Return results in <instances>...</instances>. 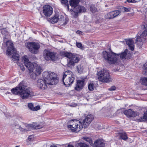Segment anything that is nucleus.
Listing matches in <instances>:
<instances>
[{
	"label": "nucleus",
	"instance_id": "nucleus-1",
	"mask_svg": "<svg viewBox=\"0 0 147 147\" xmlns=\"http://www.w3.org/2000/svg\"><path fill=\"white\" fill-rule=\"evenodd\" d=\"M11 91L13 94H19L23 99H26L29 96H32L33 94L27 87L20 84L15 89H12Z\"/></svg>",
	"mask_w": 147,
	"mask_h": 147
},
{
	"label": "nucleus",
	"instance_id": "nucleus-2",
	"mask_svg": "<svg viewBox=\"0 0 147 147\" xmlns=\"http://www.w3.org/2000/svg\"><path fill=\"white\" fill-rule=\"evenodd\" d=\"M119 54L115 53L112 51L107 52L104 51L102 57L109 63L110 64H119L121 61L119 58Z\"/></svg>",
	"mask_w": 147,
	"mask_h": 147
},
{
	"label": "nucleus",
	"instance_id": "nucleus-3",
	"mask_svg": "<svg viewBox=\"0 0 147 147\" xmlns=\"http://www.w3.org/2000/svg\"><path fill=\"white\" fill-rule=\"evenodd\" d=\"M62 54L64 56L67 58V66L70 68H71L78 63L80 59V55L77 54L70 52H63Z\"/></svg>",
	"mask_w": 147,
	"mask_h": 147
},
{
	"label": "nucleus",
	"instance_id": "nucleus-4",
	"mask_svg": "<svg viewBox=\"0 0 147 147\" xmlns=\"http://www.w3.org/2000/svg\"><path fill=\"white\" fill-rule=\"evenodd\" d=\"M42 78L49 85L56 84L58 82L57 75L55 73L49 71L43 72L42 75Z\"/></svg>",
	"mask_w": 147,
	"mask_h": 147
},
{
	"label": "nucleus",
	"instance_id": "nucleus-5",
	"mask_svg": "<svg viewBox=\"0 0 147 147\" xmlns=\"http://www.w3.org/2000/svg\"><path fill=\"white\" fill-rule=\"evenodd\" d=\"M74 79V75L71 71L68 70L63 73L62 80L64 84L66 86L72 84Z\"/></svg>",
	"mask_w": 147,
	"mask_h": 147
},
{
	"label": "nucleus",
	"instance_id": "nucleus-6",
	"mask_svg": "<svg viewBox=\"0 0 147 147\" xmlns=\"http://www.w3.org/2000/svg\"><path fill=\"white\" fill-rule=\"evenodd\" d=\"M7 50L6 51V54L8 55L12 54V58L16 60H18L20 59L19 56L15 49L14 48L13 44L10 40L6 42Z\"/></svg>",
	"mask_w": 147,
	"mask_h": 147
},
{
	"label": "nucleus",
	"instance_id": "nucleus-7",
	"mask_svg": "<svg viewBox=\"0 0 147 147\" xmlns=\"http://www.w3.org/2000/svg\"><path fill=\"white\" fill-rule=\"evenodd\" d=\"M69 123L67 125V127L68 129L73 132L79 131L83 128L80 121L76 119L70 121Z\"/></svg>",
	"mask_w": 147,
	"mask_h": 147
},
{
	"label": "nucleus",
	"instance_id": "nucleus-8",
	"mask_svg": "<svg viewBox=\"0 0 147 147\" xmlns=\"http://www.w3.org/2000/svg\"><path fill=\"white\" fill-rule=\"evenodd\" d=\"M97 75L99 80L102 82L107 83L111 81V78L107 70L102 69L98 73Z\"/></svg>",
	"mask_w": 147,
	"mask_h": 147
},
{
	"label": "nucleus",
	"instance_id": "nucleus-9",
	"mask_svg": "<svg viewBox=\"0 0 147 147\" xmlns=\"http://www.w3.org/2000/svg\"><path fill=\"white\" fill-rule=\"evenodd\" d=\"M58 21H59L61 25H65L68 22L69 19L67 18H66L65 19L64 16L62 15H61L59 16V13H57L50 19V21L52 23L54 24Z\"/></svg>",
	"mask_w": 147,
	"mask_h": 147
},
{
	"label": "nucleus",
	"instance_id": "nucleus-10",
	"mask_svg": "<svg viewBox=\"0 0 147 147\" xmlns=\"http://www.w3.org/2000/svg\"><path fill=\"white\" fill-rule=\"evenodd\" d=\"M145 30L140 36H138L136 38V44L138 47L139 48H141L143 45V41L146 39V36H147V24L144 25Z\"/></svg>",
	"mask_w": 147,
	"mask_h": 147
},
{
	"label": "nucleus",
	"instance_id": "nucleus-11",
	"mask_svg": "<svg viewBox=\"0 0 147 147\" xmlns=\"http://www.w3.org/2000/svg\"><path fill=\"white\" fill-rule=\"evenodd\" d=\"M44 57L46 60L56 61L58 59L57 53L45 50L44 51Z\"/></svg>",
	"mask_w": 147,
	"mask_h": 147
},
{
	"label": "nucleus",
	"instance_id": "nucleus-12",
	"mask_svg": "<svg viewBox=\"0 0 147 147\" xmlns=\"http://www.w3.org/2000/svg\"><path fill=\"white\" fill-rule=\"evenodd\" d=\"M26 45L31 53L35 54L38 52L40 47L39 44L34 42H28L26 44Z\"/></svg>",
	"mask_w": 147,
	"mask_h": 147
},
{
	"label": "nucleus",
	"instance_id": "nucleus-13",
	"mask_svg": "<svg viewBox=\"0 0 147 147\" xmlns=\"http://www.w3.org/2000/svg\"><path fill=\"white\" fill-rule=\"evenodd\" d=\"M22 61L23 63H24L25 65L28 68L29 73L31 74L34 66V64L36 63L30 62L26 55H25L22 57Z\"/></svg>",
	"mask_w": 147,
	"mask_h": 147
},
{
	"label": "nucleus",
	"instance_id": "nucleus-14",
	"mask_svg": "<svg viewBox=\"0 0 147 147\" xmlns=\"http://www.w3.org/2000/svg\"><path fill=\"white\" fill-rule=\"evenodd\" d=\"M78 3L77 5L73 6H71H71L74 7L73 10L74 13H73V15L75 18H77L78 13L85 12L86 10L85 8L83 6L80 5L77 6Z\"/></svg>",
	"mask_w": 147,
	"mask_h": 147
},
{
	"label": "nucleus",
	"instance_id": "nucleus-15",
	"mask_svg": "<svg viewBox=\"0 0 147 147\" xmlns=\"http://www.w3.org/2000/svg\"><path fill=\"white\" fill-rule=\"evenodd\" d=\"M33 126V127L31 124H26L25 125L26 127L24 128L20 127L19 129L21 131H29L31 130L33 128L35 129H38L41 128L43 127L42 125L37 124L34 125Z\"/></svg>",
	"mask_w": 147,
	"mask_h": 147
},
{
	"label": "nucleus",
	"instance_id": "nucleus-16",
	"mask_svg": "<svg viewBox=\"0 0 147 147\" xmlns=\"http://www.w3.org/2000/svg\"><path fill=\"white\" fill-rule=\"evenodd\" d=\"M53 10L52 7L49 5H45L43 7V13L47 17H49L52 14Z\"/></svg>",
	"mask_w": 147,
	"mask_h": 147
},
{
	"label": "nucleus",
	"instance_id": "nucleus-17",
	"mask_svg": "<svg viewBox=\"0 0 147 147\" xmlns=\"http://www.w3.org/2000/svg\"><path fill=\"white\" fill-rule=\"evenodd\" d=\"M45 80L39 79L37 82V86L42 90H45L47 88V83Z\"/></svg>",
	"mask_w": 147,
	"mask_h": 147
},
{
	"label": "nucleus",
	"instance_id": "nucleus-18",
	"mask_svg": "<svg viewBox=\"0 0 147 147\" xmlns=\"http://www.w3.org/2000/svg\"><path fill=\"white\" fill-rule=\"evenodd\" d=\"M120 13L119 10L114 11L106 14L105 18L107 19H113L118 16Z\"/></svg>",
	"mask_w": 147,
	"mask_h": 147
},
{
	"label": "nucleus",
	"instance_id": "nucleus-19",
	"mask_svg": "<svg viewBox=\"0 0 147 147\" xmlns=\"http://www.w3.org/2000/svg\"><path fill=\"white\" fill-rule=\"evenodd\" d=\"M94 117L92 115H89L86 117L85 119L83 121V124L84 128H86L92 121Z\"/></svg>",
	"mask_w": 147,
	"mask_h": 147
},
{
	"label": "nucleus",
	"instance_id": "nucleus-20",
	"mask_svg": "<svg viewBox=\"0 0 147 147\" xmlns=\"http://www.w3.org/2000/svg\"><path fill=\"white\" fill-rule=\"evenodd\" d=\"M124 114L128 117H135L139 115V113L137 111H132L131 109L125 111Z\"/></svg>",
	"mask_w": 147,
	"mask_h": 147
},
{
	"label": "nucleus",
	"instance_id": "nucleus-21",
	"mask_svg": "<svg viewBox=\"0 0 147 147\" xmlns=\"http://www.w3.org/2000/svg\"><path fill=\"white\" fill-rule=\"evenodd\" d=\"M34 69L32 71V72L34 74H36L38 76L41 74L42 72L43 71V69L41 67L36 63L34 64Z\"/></svg>",
	"mask_w": 147,
	"mask_h": 147
},
{
	"label": "nucleus",
	"instance_id": "nucleus-22",
	"mask_svg": "<svg viewBox=\"0 0 147 147\" xmlns=\"http://www.w3.org/2000/svg\"><path fill=\"white\" fill-rule=\"evenodd\" d=\"M120 54L119 58L120 60L124 59H128L130 58L131 56V54L130 53L127 49H126L121 54Z\"/></svg>",
	"mask_w": 147,
	"mask_h": 147
},
{
	"label": "nucleus",
	"instance_id": "nucleus-23",
	"mask_svg": "<svg viewBox=\"0 0 147 147\" xmlns=\"http://www.w3.org/2000/svg\"><path fill=\"white\" fill-rule=\"evenodd\" d=\"M93 146L94 147H104L105 144L102 140L98 139L94 142Z\"/></svg>",
	"mask_w": 147,
	"mask_h": 147
},
{
	"label": "nucleus",
	"instance_id": "nucleus-24",
	"mask_svg": "<svg viewBox=\"0 0 147 147\" xmlns=\"http://www.w3.org/2000/svg\"><path fill=\"white\" fill-rule=\"evenodd\" d=\"M126 44L128 45L130 49L132 51L134 50V41L132 39H130L126 40Z\"/></svg>",
	"mask_w": 147,
	"mask_h": 147
},
{
	"label": "nucleus",
	"instance_id": "nucleus-25",
	"mask_svg": "<svg viewBox=\"0 0 147 147\" xmlns=\"http://www.w3.org/2000/svg\"><path fill=\"white\" fill-rule=\"evenodd\" d=\"M84 86V81L83 80H78L77 82L76 86L75 89L77 91H79L82 89Z\"/></svg>",
	"mask_w": 147,
	"mask_h": 147
},
{
	"label": "nucleus",
	"instance_id": "nucleus-26",
	"mask_svg": "<svg viewBox=\"0 0 147 147\" xmlns=\"http://www.w3.org/2000/svg\"><path fill=\"white\" fill-rule=\"evenodd\" d=\"M28 107L29 109L33 111H37L40 109L39 106L38 105L34 107L33 104L31 103H28Z\"/></svg>",
	"mask_w": 147,
	"mask_h": 147
},
{
	"label": "nucleus",
	"instance_id": "nucleus-27",
	"mask_svg": "<svg viewBox=\"0 0 147 147\" xmlns=\"http://www.w3.org/2000/svg\"><path fill=\"white\" fill-rule=\"evenodd\" d=\"M119 135L120 136L119 138L120 139L125 140L128 138V137L125 133H119Z\"/></svg>",
	"mask_w": 147,
	"mask_h": 147
},
{
	"label": "nucleus",
	"instance_id": "nucleus-28",
	"mask_svg": "<svg viewBox=\"0 0 147 147\" xmlns=\"http://www.w3.org/2000/svg\"><path fill=\"white\" fill-rule=\"evenodd\" d=\"M82 139H83L89 144L90 145H92V142L91 138L90 137H87L86 136L83 137L82 138Z\"/></svg>",
	"mask_w": 147,
	"mask_h": 147
},
{
	"label": "nucleus",
	"instance_id": "nucleus-29",
	"mask_svg": "<svg viewBox=\"0 0 147 147\" xmlns=\"http://www.w3.org/2000/svg\"><path fill=\"white\" fill-rule=\"evenodd\" d=\"M140 82L143 85L147 86V78H143L141 79Z\"/></svg>",
	"mask_w": 147,
	"mask_h": 147
},
{
	"label": "nucleus",
	"instance_id": "nucleus-30",
	"mask_svg": "<svg viewBox=\"0 0 147 147\" xmlns=\"http://www.w3.org/2000/svg\"><path fill=\"white\" fill-rule=\"evenodd\" d=\"M76 147H89V146L85 143H79L76 144Z\"/></svg>",
	"mask_w": 147,
	"mask_h": 147
},
{
	"label": "nucleus",
	"instance_id": "nucleus-31",
	"mask_svg": "<svg viewBox=\"0 0 147 147\" xmlns=\"http://www.w3.org/2000/svg\"><path fill=\"white\" fill-rule=\"evenodd\" d=\"M139 119L141 121L147 120V111L144 113L143 116L140 117Z\"/></svg>",
	"mask_w": 147,
	"mask_h": 147
},
{
	"label": "nucleus",
	"instance_id": "nucleus-32",
	"mask_svg": "<svg viewBox=\"0 0 147 147\" xmlns=\"http://www.w3.org/2000/svg\"><path fill=\"white\" fill-rule=\"evenodd\" d=\"M62 4L65 5V6L67 9V10L69 9V5L67 4L68 1L67 0H61Z\"/></svg>",
	"mask_w": 147,
	"mask_h": 147
},
{
	"label": "nucleus",
	"instance_id": "nucleus-33",
	"mask_svg": "<svg viewBox=\"0 0 147 147\" xmlns=\"http://www.w3.org/2000/svg\"><path fill=\"white\" fill-rule=\"evenodd\" d=\"M90 11L93 13H94L97 11V9L93 5H91L90 6Z\"/></svg>",
	"mask_w": 147,
	"mask_h": 147
},
{
	"label": "nucleus",
	"instance_id": "nucleus-34",
	"mask_svg": "<svg viewBox=\"0 0 147 147\" xmlns=\"http://www.w3.org/2000/svg\"><path fill=\"white\" fill-rule=\"evenodd\" d=\"M94 88V86L93 83H90L88 85V88L90 91H92Z\"/></svg>",
	"mask_w": 147,
	"mask_h": 147
},
{
	"label": "nucleus",
	"instance_id": "nucleus-35",
	"mask_svg": "<svg viewBox=\"0 0 147 147\" xmlns=\"http://www.w3.org/2000/svg\"><path fill=\"white\" fill-rule=\"evenodd\" d=\"M77 71L79 73H81L83 71V68L81 65L77 66Z\"/></svg>",
	"mask_w": 147,
	"mask_h": 147
},
{
	"label": "nucleus",
	"instance_id": "nucleus-36",
	"mask_svg": "<svg viewBox=\"0 0 147 147\" xmlns=\"http://www.w3.org/2000/svg\"><path fill=\"white\" fill-rule=\"evenodd\" d=\"M121 9L123 12H128L130 11V9L129 8H127L125 7H122Z\"/></svg>",
	"mask_w": 147,
	"mask_h": 147
},
{
	"label": "nucleus",
	"instance_id": "nucleus-37",
	"mask_svg": "<svg viewBox=\"0 0 147 147\" xmlns=\"http://www.w3.org/2000/svg\"><path fill=\"white\" fill-rule=\"evenodd\" d=\"M38 75L36 74H34L33 72L30 75V77L33 79H36L37 76Z\"/></svg>",
	"mask_w": 147,
	"mask_h": 147
},
{
	"label": "nucleus",
	"instance_id": "nucleus-38",
	"mask_svg": "<svg viewBox=\"0 0 147 147\" xmlns=\"http://www.w3.org/2000/svg\"><path fill=\"white\" fill-rule=\"evenodd\" d=\"M76 45L80 49H82L83 48V46L81 43L76 42Z\"/></svg>",
	"mask_w": 147,
	"mask_h": 147
},
{
	"label": "nucleus",
	"instance_id": "nucleus-39",
	"mask_svg": "<svg viewBox=\"0 0 147 147\" xmlns=\"http://www.w3.org/2000/svg\"><path fill=\"white\" fill-rule=\"evenodd\" d=\"M19 66H20V69L22 71H24L25 70V68L24 67V65L20 63H18V64Z\"/></svg>",
	"mask_w": 147,
	"mask_h": 147
},
{
	"label": "nucleus",
	"instance_id": "nucleus-40",
	"mask_svg": "<svg viewBox=\"0 0 147 147\" xmlns=\"http://www.w3.org/2000/svg\"><path fill=\"white\" fill-rule=\"evenodd\" d=\"M116 89V87L115 86H112L109 88L108 90L110 91L115 90Z\"/></svg>",
	"mask_w": 147,
	"mask_h": 147
},
{
	"label": "nucleus",
	"instance_id": "nucleus-41",
	"mask_svg": "<svg viewBox=\"0 0 147 147\" xmlns=\"http://www.w3.org/2000/svg\"><path fill=\"white\" fill-rule=\"evenodd\" d=\"M146 64H145L144 66L143 67V70L145 72V74H146V72H147V67H146L145 65Z\"/></svg>",
	"mask_w": 147,
	"mask_h": 147
},
{
	"label": "nucleus",
	"instance_id": "nucleus-42",
	"mask_svg": "<svg viewBox=\"0 0 147 147\" xmlns=\"http://www.w3.org/2000/svg\"><path fill=\"white\" fill-rule=\"evenodd\" d=\"M28 139L30 141H32L34 139L33 136H29L28 137Z\"/></svg>",
	"mask_w": 147,
	"mask_h": 147
},
{
	"label": "nucleus",
	"instance_id": "nucleus-43",
	"mask_svg": "<svg viewBox=\"0 0 147 147\" xmlns=\"http://www.w3.org/2000/svg\"><path fill=\"white\" fill-rule=\"evenodd\" d=\"M1 33L2 34L5 35L7 33V32L5 29H3L1 31Z\"/></svg>",
	"mask_w": 147,
	"mask_h": 147
},
{
	"label": "nucleus",
	"instance_id": "nucleus-44",
	"mask_svg": "<svg viewBox=\"0 0 147 147\" xmlns=\"http://www.w3.org/2000/svg\"><path fill=\"white\" fill-rule=\"evenodd\" d=\"M127 1L129 3H134L135 2V0H127Z\"/></svg>",
	"mask_w": 147,
	"mask_h": 147
},
{
	"label": "nucleus",
	"instance_id": "nucleus-45",
	"mask_svg": "<svg viewBox=\"0 0 147 147\" xmlns=\"http://www.w3.org/2000/svg\"><path fill=\"white\" fill-rule=\"evenodd\" d=\"M82 32L80 31H79V30H78L77 32H76V33L78 34H80Z\"/></svg>",
	"mask_w": 147,
	"mask_h": 147
},
{
	"label": "nucleus",
	"instance_id": "nucleus-46",
	"mask_svg": "<svg viewBox=\"0 0 147 147\" xmlns=\"http://www.w3.org/2000/svg\"><path fill=\"white\" fill-rule=\"evenodd\" d=\"M68 147H74V146L72 145L69 144L68 145Z\"/></svg>",
	"mask_w": 147,
	"mask_h": 147
},
{
	"label": "nucleus",
	"instance_id": "nucleus-47",
	"mask_svg": "<svg viewBox=\"0 0 147 147\" xmlns=\"http://www.w3.org/2000/svg\"><path fill=\"white\" fill-rule=\"evenodd\" d=\"M50 147H57V146H56L54 145H51Z\"/></svg>",
	"mask_w": 147,
	"mask_h": 147
},
{
	"label": "nucleus",
	"instance_id": "nucleus-48",
	"mask_svg": "<svg viewBox=\"0 0 147 147\" xmlns=\"http://www.w3.org/2000/svg\"><path fill=\"white\" fill-rule=\"evenodd\" d=\"M147 24V23H144V24H143V25L142 26V27H143H143L145 28L144 27V25H145V24ZM144 28L145 29V28Z\"/></svg>",
	"mask_w": 147,
	"mask_h": 147
},
{
	"label": "nucleus",
	"instance_id": "nucleus-49",
	"mask_svg": "<svg viewBox=\"0 0 147 147\" xmlns=\"http://www.w3.org/2000/svg\"><path fill=\"white\" fill-rule=\"evenodd\" d=\"M16 147H19L18 146H16Z\"/></svg>",
	"mask_w": 147,
	"mask_h": 147
}]
</instances>
